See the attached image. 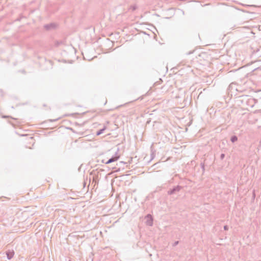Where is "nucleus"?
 <instances>
[{
    "instance_id": "17",
    "label": "nucleus",
    "mask_w": 261,
    "mask_h": 261,
    "mask_svg": "<svg viewBox=\"0 0 261 261\" xmlns=\"http://www.w3.org/2000/svg\"><path fill=\"white\" fill-rule=\"evenodd\" d=\"M6 117H8V116H3V118H6Z\"/></svg>"
},
{
    "instance_id": "7",
    "label": "nucleus",
    "mask_w": 261,
    "mask_h": 261,
    "mask_svg": "<svg viewBox=\"0 0 261 261\" xmlns=\"http://www.w3.org/2000/svg\"><path fill=\"white\" fill-rule=\"evenodd\" d=\"M107 127L106 126H104L103 127L98 131L96 132V136H99L101 134H102L105 130L106 129Z\"/></svg>"
},
{
    "instance_id": "12",
    "label": "nucleus",
    "mask_w": 261,
    "mask_h": 261,
    "mask_svg": "<svg viewBox=\"0 0 261 261\" xmlns=\"http://www.w3.org/2000/svg\"><path fill=\"white\" fill-rule=\"evenodd\" d=\"M161 189H162L161 187H156V190L154 192H158L159 191H161Z\"/></svg>"
},
{
    "instance_id": "14",
    "label": "nucleus",
    "mask_w": 261,
    "mask_h": 261,
    "mask_svg": "<svg viewBox=\"0 0 261 261\" xmlns=\"http://www.w3.org/2000/svg\"><path fill=\"white\" fill-rule=\"evenodd\" d=\"M224 229L225 230H227L228 229V226L227 225H225L224 226Z\"/></svg>"
},
{
    "instance_id": "13",
    "label": "nucleus",
    "mask_w": 261,
    "mask_h": 261,
    "mask_svg": "<svg viewBox=\"0 0 261 261\" xmlns=\"http://www.w3.org/2000/svg\"><path fill=\"white\" fill-rule=\"evenodd\" d=\"M179 243V241H175L173 244V246H175L176 245H177Z\"/></svg>"
},
{
    "instance_id": "2",
    "label": "nucleus",
    "mask_w": 261,
    "mask_h": 261,
    "mask_svg": "<svg viewBox=\"0 0 261 261\" xmlns=\"http://www.w3.org/2000/svg\"><path fill=\"white\" fill-rule=\"evenodd\" d=\"M58 25L55 22H51L50 23L46 24L44 25V28L46 31H50L56 29Z\"/></svg>"
},
{
    "instance_id": "9",
    "label": "nucleus",
    "mask_w": 261,
    "mask_h": 261,
    "mask_svg": "<svg viewBox=\"0 0 261 261\" xmlns=\"http://www.w3.org/2000/svg\"><path fill=\"white\" fill-rule=\"evenodd\" d=\"M137 8V7L136 5H132L130 6L129 9L132 10V11H135Z\"/></svg>"
},
{
    "instance_id": "15",
    "label": "nucleus",
    "mask_w": 261,
    "mask_h": 261,
    "mask_svg": "<svg viewBox=\"0 0 261 261\" xmlns=\"http://www.w3.org/2000/svg\"><path fill=\"white\" fill-rule=\"evenodd\" d=\"M58 120V119H54V120L49 119V121L50 122H54V121H57Z\"/></svg>"
},
{
    "instance_id": "11",
    "label": "nucleus",
    "mask_w": 261,
    "mask_h": 261,
    "mask_svg": "<svg viewBox=\"0 0 261 261\" xmlns=\"http://www.w3.org/2000/svg\"><path fill=\"white\" fill-rule=\"evenodd\" d=\"M201 167L203 171H204V163H201L200 164Z\"/></svg>"
},
{
    "instance_id": "3",
    "label": "nucleus",
    "mask_w": 261,
    "mask_h": 261,
    "mask_svg": "<svg viewBox=\"0 0 261 261\" xmlns=\"http://www.w3.org/2000/svg\"><path fill=\"white\" fill-rule=\"evenodd\" d=\"M119 158V156L117 154V153H115L114 155H113L110 159H109L106 162H105L106 164H109L111 163L117 161Z\"/></svg>"
},
{
    "instance_id": "16",
    "label": "nucleus",
    "mask_w": 261,
    "mask_h": 261,
    "mask_svg": "<svg viewBox=\"0 0 261 261\" xmlns=\"http://www.w3.org/2000/svg\"><path fill=\"white\" fill-rule=\"evenodd\" d=\"M119 164H125V163H124V162L121 161V162H119Z\"/></svg>"
},
{
    "instance_id": "18",
    "label": "nucleus",
    "mask_w": 261,
    "mask_h": 261,
    "mask_svg": "<svg viewBox=\"0 0 261 261\" xmlns=\"http://www.w3.org/2000/svg\"><path fill=\"white\" fill-rule=\"evenodd\" d=\"M69 261H71V260H69Z\"/></svg>"
},
{
    "instance_id": "4",
    "label": "nucleus",
    "mask_w": 261,
    "mask_h": 261,
    "mask_svg": "<svg viewBox=\"0 0 261 261\" xmlns=\"http://www.w3.org/2000/svg\"><path fill=\"white\" fill-rule=\"evenodd\" d=\"M14 252L13 250H9L6 251L7 257L8 259H11L14 256Z\"/></svg>"
},
{
    "instance_id": "1",
    "label": "nucleus",
    "mask_w": 261,
    "mask_h": 261,
    "mask_svg": "<svg viewBox=\"0 0 261 261\" xmlns=\"http://www.w3.org/2000/svg\"><path fill=\"white\" fill-rule=\"evenodd\" d=\"M182 189V187L180 186L177 185L176 186H174L167 191V194L169 195H173L176 192H179Z\"/></svg>"
},
{
    "instance_id": "5",
    "label": "nucleus",
    "mask_w": 261,
    "mask_h": 261,
    "mask_svg": "<svg viewBox=\"0 0 261 261\" xmlns=\"http://www.w3.org/2000/svg\"><path fill=\"white\" fill-rule=\"evenodd\" d=\"M65 41L64 40H56L55 41V46L59 47V46L64 44Z\"/></svg>"
},
{
    "instance_id": "8",
    "label": "nucleus",
    "mask_w": 261,
    "mask_h": 261,
    "mask_svg": "<svg viewBox=\"0 0 261 261\" xmlns=\"http://www.w3.org/2000/svg\"><path fill=\"white\" fill-rule=\"evenodd\" d=\"M238 140V137L236 135L232 136L230 138V141L232 143H234Z\"/></svg>"
},
{
    "instance_id": "10",
    "label": "nucleus",
    "mask_w": 261,
    "mask_h": 261,
    "mask_svg": "<svg viewBox=\"0 0 261 261\" xmlns=\"http://www.w3.org/2000/svg\"><path fill=\"white\" fill-rule=\"evenodd\" d=\"M225 154L224 153H221V155H220V159L221 160H223L224 158H225Z\"/></svg>"
},
{
    "instance_id": "6",
    "label": "nucleus",
    "mask_w": 261,
    "mask_h": 261,
    "mask_svg": "<svg viewBox=\"0 0 261 261\" xmlns=\"http://www.w3.org/2000/svg\"><path fill=\"white\" fill-rule=\"evenodd\" d=\"M146 217L148 218H150V220H148L147 221V225H148L149 226H151L152 225V221H153L151 215L150 214H148L146 216Z\"/></svg>"
}]
</instances>
